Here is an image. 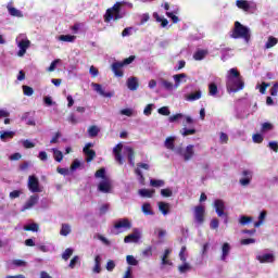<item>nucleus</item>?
I'll use <instances>...</instances> for the list:
<instances>
[{"mask_svg": "<svg viewBox=\"0 0 278 278\" xmlns=\"http://www.w3.org/2000/svg\"><path fill=\"white\" fill-rule=\"evenodd\" d=\"M226 89L229 94L244 90V78H242L238 68L233 67L228 71V75L226 76Z\"/></svg>", "mask_w": 278, "mask_h": 278, "instance_id": "nucleus-1", "label": "nucleus"}, {"mask_svg": "<svg viewBox=\"0 0 278 278\" xmlns=\"http://www.w3.org/2000/svg\"><path fill=\"white\" fill-rule=\"evenodd\" d=\"M98 192L102 194H112L114 192V182L106 175H96Z\"/></svg>", "mask_w": 278, "mask_h": 278, "instance_id": "nucleus-2", "label": "nucleus"}, {"mask_svg": "<svg viewBox=\"0 0 278 278\" xmlns=\"http://www.w3.org/2000/svg\"><path fill=\"white\" fill-rule=\"evenodd\" d=\"M231 38H243L245 42H249L251 40V30L249 29V27L242 25L240 22L237 21L235 22Z\"/></svg>", "mask_w": 278, "mask_h": 278, "instance_id": "nucleus-3", "label": "nucleus"}, {"mask_svg": "<svg viewBox=\"0 0 278 278\" xmlns=\"http://www.w3.org/2000/svg\"><path fill=\"white\" fill-rule=\"evenodd\" d=\"M121 8H123V2H116L112 8L108 9L104 15V23H110V21H121L123 14H121Z\"/></svg>", "mask_w": 278, "mask_h": 278, "instance_id": "nucleus-4", "label": "nucleus"}, {"mask_svg": "<svg viewBox=\"0 0 278 278\" xmlns=\"http://www.w3.org/2000/svg\"><path fill=\"white\" fill-rule=\"evenodd\" d=\"M131 227L132 224L129 218H119L114 223V229L116 230L115 235L118 236V233H125V231H129Z\"/></svg>", "mask_w": 278, "mask_h": 278, "instance_id": "nucleus-5", "label": "nucleus"}, {"mask_svg": "<svg viewBox=\"0 0 278 278\" xmlns=\"http://www.w3.org/2000/svg\"><path fill=\"white\" fill-rule=\"evenodd\" d=\"M193 216H194V223L200 227L205 222V206L203 205H198L194 207L193 211Z\"/></svg>", "mask_w": 278, "mask_h": 278, "instance_id": "nucleus-6", "label": "nucleus"}, {"mask_svg": "<svg viewBox=\"0 0 278 278\" xmlns=\"http://www.w3.org/2000/svg\"><path fill=\"white\" fill-rule=\"evenodd\" d=\"M142 238V232L138 228H134L132 232L124 238L125 244H129L131 242L138 243Z\"/></svg>", "mask_w": 278, "mask_h": 278, "instance_id": "nucleus-7", "label": "nucleus"}, {"mask_svg": "<svg viewBox=\"0 0 278 278\" xmlns=\"http://www.w3.org/2000/svg\"><path fill=\"white\" fill-rule=\"evenodd\" d=\"M92 147H94V143L88 142L83 149V153L86 155V162H92L97 157V152L92 150Z\"/></svg>", "mask_w": 278, "mask_h": 278, "instance_id": "nucleus-8", "label": "nucleus"}, {"mask_svg": "<svg viewBox=\"0 0 278 278\" xmlns=\"http://www.w3.org/2000/svg\"><path fill=\"white\" fill-rule=\"evenodd\" d=\"M214 207H215V212H216L217 216H219V218H223V216H225V218H226L225 223H227V214H225V201L215 200Z\"/></svg>", "mask_w": 278, "mask_h": 278, "instance_id": "nucleus-9", "label": "nucleus"}, {"mask_svg": "<svg viewBox=\"0 0 278 278\" xmlns=\"http://www.w3.org/2000/svg\"><path fill=\"white\" fill-rule=\"evenodd\" d=\"M28 189L30 190V192H42V189L40 188V182L38 181V178H36V176H29Z\"/></svg>", "mask_w": 278, "mask_h": 278, "instance_id": "nucleus-10", "label": "nucleus"}, {"mask_svg": "<svg viewBox=\"0 0 278 278\" xmlns=\"http://www.w3.org/2000/svg\"><path fill=\"white\" fill-rule=\"evenodd\" d=\"M113 154H114L115 161L119 165L125 164V160L123 159V143L116 144V147L113 149Z\"/></svg>", "mask_w": 278, "mask_h": 278, "instance_id": "nucleus-11", "label": "nucleus"}, {"mask_svg": "<svg viewBox=\"0 0 278 278\" xmlns=\"http://www.w3.org/2000/svg\"><path fill=\"white\" fill-rule=\"evenodd\" d=\"M40 197H38V194H34L31 195L26 203L23 205L22 207V212H25L26 210H31V207H34V205H36V203H38Z\"/></svg>", "mask_w": 278, "mask_h": 278, "instance_id": "nucleus-12", "label": "nucleus"}, {"mask_svg": "<svg viewBox=\"0 0 278 278\" xmlns=\"http://www.w3.org/2000/svg\"><path fill=\"white\" fill-rule=\"evenodd\" d=\"M256 260H258L261 264H273V262H275V255L270 253H264V254L257 255Z\"/></svg>", "mask_w": 278, "mask_h": 278, "instance_id": "nucleus-13", "label": "nucleus"}, {"mask_svg": "<svg viewBox=\"0 0 278 278\" xmlns=\"http://www.w3.org/2000/svg\"><path fill=\"white\" fill-rule=\"evenodd\" d=\"M192 157H194V146L189 144L186 147V149L182 153V159L185 160V162H190V160H192Z\"/></svg>", "mask_w": 278, "mask_h": 278, "instance_id": "nucleus-14", "label": "nucleus"}, {"mask_svg": "<svg viewBox=\"0 0 278 278\" xmlns=\"http://www.w3.org/2000/svg\"><path fill=\"white\" fill-rule=\"evenodd\" d=\"M125 151L127 153L128 164H130L132 167L136 166V152L134 151V148L127 146L125 147Z\"/></svg>", "mask_w": 278, "mask_h": 278, "instance_id": "nucleus-15", "label": "nucleus"}, {"mask_svg": "<svg viewBox=\"0 0 278 278\" xmlns=\"http://www.w3.org/2000/svg\"><path fill=\"white\" fill-rule=\"evenodd\" d=\"M91 86H92V88H94L96 92L101 94V97H104L106 99H112L113 93L112 92H105V90H103V87L100 84L92 83Z\"/></svg>", "mask_w": 278, "mask_h": 278, "instance_id": "nucleus-16", "label": "nucleus"}, {"mask_svg": "<svg viewBox=\"0 0 278 278\" xmlns=\"http://www.w3.org/2000/svg\"><path fill=\"white\" fill-rule=\"evenodd\" d=\"M229 253H231V245L228 242L223 243L222 245V262H227V257H229Z\"/></svg>", "mask_w": 278, "mask_h": 278, "instance_id": "nucleus-17", "label": "nucleus"}, {"mask_svg": "<svg viewBox=\"0 0 278 278\" xmlns=\"http://www.w3.org/2000/svg\"><path fill=\"white\" fill-rule=\"evenodd\" d=\"M123 64L121 62H114L111 65V68L115 75V77H123L124 73H123Z\"/></svg>", "mask_w": 278, "mask_h": 278, "instance_id": "nucleus-18", "label": "nucleus"}, {"mask_svg": "<svg viewBox=\"0 0 278 278\" xmlns=\"http://www.w3.org/2000/svg\"><path fill=\"white\" fill-rule=\"evenodd\" d=\"M7 10L9 12V14L11 16H15L16 18H23V12H21V10L12 7V2H10L8 5H7Z\"/></svg>", "mask_w": 278, "mask_h": 278, "instance_id": "nucleus-19", "label": "nucleus"}, {"mask_svg": "<svg viewBox=\"0 0 278 278\" xmlns=\"http://www.w3.org/2000/svg\"><path fill=\"white\" fill-rule=\"evenodd\" d=\"M159 211L163 216H168V214H170V204L166 202H159Z\"/></svg>", "mask_w": 278, "mask_h": 278, "instance_id": "nucleus-20", "label": "nucleus"}, {"mask_svg": "<svg viewBox=\"0 0 278 278\" xmlns=\"http://www.w3.org/2000/svg\"><path fill=\"white\" fill-rule=\"evenodd\" d=\"M236 5L239 10H243V12H249L251 10V4L247 0H237Z\"/></svg>", "mask_w": 278, "mask_h": 278, "instance_id": "nucleus-21", "label": "nucleus"}, {"mask_svg": "<svg viewBox=\"0 0 278 278\" xmlns=\"http://www.w3.org/2000/svg\"><path fill=\"white\" fill-rule=\"evenodd\" d=\"M139 84H138V78H136V77H130V78H128L127 79V88L129 89V90H138V88H139Z\"/></svg>", "mask_w": 278, "mask_h": 278, "instance_id": "nucleus-22", "label": "nucleus"}, {"mask_svg": "<svg viewBox=\"0 0 278 278\" xmlns=\"http://www.w3.org/2000/svg\"><path fill=\"white\" fill-rule=\"evenodd\" d=\"M175 140H177V138L167 137L164 142L165 149H167L168 151H175Z\"/></svg>", "mask_w": 278, "mask_h": 278, "instance_id": "nucleus-23", "label": "nucleus"}, {"mask_svg": "<svg viewBox=\"0 0 278 278\" xmlns=\"http://www.w3.org/2000/svg\"><path fill=\"white\" fill-rule=\"evenodd\" d=\"M101 262H103V258L101 257V255H97L94 257V266L92 268V273H94L96 275H99V273H101Z\"/></svg>", "mask_w": 278, "mask_h": 278, "instance_id": "nucleus-24", "label": "nucleus"}, {"mask_svg": "<svg viewBox=\"0 0 278 278\" xmlns=\"http://www.w3.org/2000/svg\"><path fill=\"white\" fill-rule=\"evenodd\" d=\"M16 136V132L14 131H1L0 132V140L2 142H8V140H12Z\"/></svg>", "mask_w": 278, "mask_h": 278, "instance_id": "nucleus-25", "label": "nucleus"}, {"mask_svg": "<svg viewBox=\"0 0 278 278\" xmlns=\"http://www.w3.org/2000/svg\"><path fill=\"white\" fill-rule=\"evenodd\" d=\"M39 251L42 253H50V251H54L55 247L53 243H45V244H38Z\"/></svg>", "mask_w": 278, "mask_h": 278, "instance_id": "nucleus-26", "label": "nucleus"}, {"mask_svg": "<svg viewBox=\"0 0 278 278\" xmlns=\"http://www.w3.org/2000/svg\"><path fill=\"white\" fill-rule=\"evenodd\" d=\"M139 194L143 197L144 199H151L153 198V194H155V190L151 189H140Z\"/></svg>", "mask_w": 278, "mask_h": 278, "instance_id": "nucleus-27", "label": "nucleus"}, {"mask_svg": "<svg viewBox=\"0 0 278 278\" xmlns=\"http://www.w3.org/2000/svg\"><path fill=\"white\" fill-rule=\"evenodd\" d=\"M151 166L147 163H137V168L135 169L136 175H142V170H149Z\"/></svg>", "mask_w": 278, "mask_h": 278, "instance_id": "nucleus-28", "label": "nucleus"}, {"mask_svg": "<svg viewBox=\"0 0 278 278\" xmlns=\"http://www.w3.org/2000/svg\"><path fill=\"white\" fill-rule=\"evenodd\" d=\"M153 18H155L156 23H161V27H167L168 20L161 17L157 12L153 13Z\"/></svg>", "mask_w": 278, "mask_h": 278, "instance_id": "nucleus-29", "label": "nucleus"}, {"mask_svg": "<svg viewBox=\"0 0 278 278\" xmlns=\"http://www.w3.org/2000/svg\"><path fill=\"white\" fill-rule=\"evenodd\" d=\"M205 55H207V50H198L193 54V60H195L197 62H200L205 58Z\"/></svg>", "mask_w": 278, "mask_h": 278, "instance_id": "nucleus-30", "label": "nucleus"}, {"mask_svg": "<svg viewBox=\"0 0 278 278\" xmlns=\"http://www.w3.org/2000/svg\"><path fill=\"white\" fill-rule=\"evenodd\" d=\"M278 43V39L274 36H269L266 43L265 49H273Z\"/></svg>", "mask_w": 278, "mask_h": 278, "instance_id": "nucleus-31", "label": "nucleus"}, {"mask_svg": "<svg viewBox=\"0 0 278 278\" xmlns=\"http://www.w3.org/2000/svg\"><path fill=\"white\" fill-rule=\"evenodd\" d=\"M72 231L71 225L70 224H62L61 230H60V236H68Z\"/></svg>", "mask_w": 278, "mask_h": 278, "instance_id": "nucleus-32", "label": "nucleus"}, {"mask_svg": "<svg viewBox=\"0 0 278 278\" xmlns=\"http://www.w3.org/2000/svg\"><path fill=\"white\" fill-rule=\"evenodd\" d=\"M99 131L101 130L96 125H92L88 128V135L90 138H97L99 136Z\"/></svg>", "mask_w": 278, "mask_h": 278, "instance_id": "nucleus-33", "label": "nucleus"}, {"mask_svg": "<svg viewBox=\"0 0 278 278\" xmlns=\"http://www.w3.org/2000/svg\"><path fill=\"white\" fill-rule=\"evenodd\" d=\"M208 94L211 97H216V94H218V86L216 85V83H211L208 85Z\"/></svg>", "mask_w": 278, "mask_h": 278, "instance_id": "nucleus-34", "label": "nucleus"}, {"mask_svg": "<svg viewBox=\"0 0 278 278\" xmlns=\"http://www.w3.org/2000/svg\"><path fill=\"white\" fill-rule=\"evenodd\" d=\"M264 220H266V211H262L258 220L254 223V227H262L264 225Z\"/></svg>", "mask_w": 278, "mask_h": 278, "instance_id": "nucleus-35", "label": "nucleus"}, {"mask_svg": "<svg viewBox=\"0 0 278 278\" xmlns=\"http://www.w3.org/2000/svg\"><path fill=\"white\" fill-rule=\"evenodd\" d=\"M191 269H192V266H190V263L188 262H185L182 263V265L178 266V270L181 275H184L185 273H188Z\"/></svg>", "mask_w": 278, "mask_h": 278, "instance_id": "nucleus-36", "label": "nucleus"}, {"mask_svg": "<svg viewBox=\"0 0 278 278\" xmlns=\"http://www.w3.org/2000/svg\"><path fill=\"white\" fill-rule=\"evenodd\" d=\"M141 210H142L143 214H146V216H153V210L151 208L150 203H144L141 206Z\"/></svg>", "mask_w": 278, "mask_h": 278, "instance_id": "nucleus-37", "label": "nucleus"}, {"mask_svg": "<svg viewBox=\"0 0 278 278\" xmlns=\"http://www.w3.org/2000/svg\"><path fill=\"white\" fill-rule=\"evenodd\" d=\"M186 77L187 75L184 73L174 75L175 88H179L181 79H186Z\"/></svg>", "mask_w": 278, "mask_h": 278, "instance_id": "nucleus-38", "label": "nucleus"}, {"mask_svg": "<svg viewBox=\"0 0 278 278\" xmlns=\"http://www.w3.org/2000/svg\"><path fill=\"white\" fill-rule=\"evenodd\" d=\"M75 36L73 35H61L59 36V40L61 42H75Z\"/></svg>", "mask_w": 278, "mask_h": 278, "instance_id": "nucleus-39", "label": "nucleus"}, {"mask_svg": "<svg viewBox=\"0 0 278 278\" xmlns=\"http://www.w3.org/2000/svg\"><path fill=\"white\" fill-rule=\"evenodd\" d=\"M252 179L253 178L250 175H245L239 179V184L240 186L247 187L249 184H251Z\"/></svg>", "mask_w": 278, "mask_h": 278, "instance_id": "nucleus-40", "label": "nucleus"}, {"mask_svg": "<svg viewBox=\"0 0 278 278\" xmlns=\"http://www.w3.org/2000/svg\"><path fill=\"white\" fill-rule=\"evenodd\" d=\"M74 250L72 248H67L63 253H62V260L65 262H68L71 260V256L73 255Z\"/></svg>", "mask_w": 278, "mask_h": 278, "instance_id": "nucleus-41", "label": "nucleus"}, {"mask_svg": "<svg viewBox=\"0 0 278 278\" xmlns=\"http://www.w3.org/2000/svg\"><path fill=\"white\" fill-rule=\"evenodd\" d=\"M201 99V91H195L187 97V101H199Z\"/></svg>", "mask_w": 278, "mask_h": 278, "instance_id": "nucleus-42", "label": "nucleus"}, {"mask_svg": "<svg viewBox=\"0 0 278 278\" xmlns=\"http://www.w3.org/2000/svg\"><path fill=\"white\" fill-rule=\"evenodd\" d=\"M240 225H249V223H253V217H249L247 215H241L239 217Z\"/></svg>", "mask_w": 278, "mask_h": 278, "instance_id": "nucleus-43", "label": "nucleus"}, {"mask_svg": "<svg viewBox=\"0 0 278 278\" xmlns=\"http://www.w3.org/2000/svg\"><path fill=\"white\" fill-rule=\"evenodd\" d=\"M179 258L182 263L187 262L188 260V250L186 249V247H182L180 252H179Z\"/></svg>", "mask_w": 278, "mask_h": 278, "instance_id": "nucleus-44", "label": "nucleus"}, {"mask_svg": "<svg viewBox=\"0 0 278 278\" xmlns=\"http://www.w3.org/2000/svg\"><path fill=\"white\" fill-rule=\"evenodd\" d=\"M181 136H194V134H197V129L194 128H182L181 131H180Z\"/></svg>", "mask_w": 278, "mask_h": 278, "instance_id": "nucleus-45", "label": "nucleus"}, {"mask_svg": "<svg viewBox=\"0 0 278 278\" xmlns=\"http://www.w3.org/2000/svg\"><path fill=\"white\" fill-rule=\"evenodd\" d=\"M150 186H152V188H163L164 180L150 179Z\"/></svg>", "mask_w": 278, "mask_h": 278, "instance_id": "nucleus-46", "label": "nucleus"}, {"mask_svg": "<svg viewBox=\"0 0 278 278\" xmlns=\"http://www.w3.org/2000/svg\"><path fill=\"white\" fill-rule=\"evenodd\" d=\"M161 86H163V88L165 90H173V88H175V85H173V83L166 80V79H162L161 80Z\"/></svg>", "mask_w": 278, "mask_h": 278, "instance_id": "nucleus-47", "label": "nucleus"}, {"mask_svg": "<svg viewBox=\"0 0 278 278\" xmlns=\"http://www.w3.org/2000/svg\"><path fill=\"white\" fill-rule=\"evenodd\" d=\"M126 262L129 266H138V260L134 255H127Z\"/></svg>", "mask_w": 278, "mask_h": 278, "instance_id": "nucleus-48", "label": "nucleus"}, {"mask_svg": "<svg viewBox=\"0 0 278 278\" xmlns=\"http://www.w3.org/2000/svg\"><path fill=\"white\" fill-rule=\"evenodd\" d=\"M252 140L253 142H255V144H262L264 142V136H262L261 134H254L252 136Z\"/></svg>", "mask_w": 278, "mask_h": 278, "instance_id": "nucleus-49", "label": "nucleus"}, {"mask_svg": "<svg viewBox=\"0 0 278 278\" xmlns=\"http://www.w3.org/2000/svg\"><path fill=\"white\" fill-rule=\"evenodd\" d=\"M135 60H136V55H130V56L124 59L119 63L122 64V66H129V64L134 63Z\"/></svg>", "mask_w": 278, "mask_h": 278, "instance_id": "nucleus-50", "label": "nucleus"}, {"mask_svg": "<svg viewBox=\"0 0 278 278\" xmlns=\"http://www.w3.org/2000/svg\"><path fill=\"white\" fill-rule=\"evenodd\" d=\"M22 89H23V92H24L25 97H31V94H34V88H31L27 85H24L22 87Z\"/></svg>", "mask_w": 278, "mask_h": 278, "instance_id": "nucleus-51", "label": "nucleus"}, {"mask_svg": "<svg viewBox=\"0 0 278 278\" xmlns=\"http://www.w3.org/2000/svg\"><path fill=\"white\" fill-rule=\"evenodd\" d=\"M273 128H274L273 124L265 122L262 124L261 131H262V134H264L266 131H271Z\"/></svg>", "mask_w": 278, "mask_h": 278, "instance_id": "nucleus-52", "label": "nucleus"}, {"mask_svg": "<svg viewBox=\"0 0 278 278\" xmlns=\"http://www.w3.org/2000/svg\"><path fill=\"white\" fill-rule=\"evenodd\" d=\"M53 157L55 162H62V160H64V154H62V151L60 150H54Z\"/></svg>", "mask_w": 278, "mask_h": 278, "instance_id": "nucleus-53", "label": "nucleus"}, {"mask_svg": "<svg viewBox=\"0 0 278 278\" xmlns=\"http://www.w3.org/2000/svg\"><path fill=\"white\" fill-rule=\"evenodd\" d=\"M180 118H185L184 114L177 113L175 115H172L168 117L169 123H177V121H180Z\"/></svg>", "mask_w": 278, "mask_h": 278, "instance_id": "nucleus-54", "label": "nucleus"}, {"mask_svg": "<svg viewBox=\"0 0 278 278\" xmlns=\"http://www.w3.org/2000/svg\"><path fill=\"white\" fill-rule=\"evenodd\" d=\"M159 114H161V116H170V110L168 109V106L160 108Z\"/></svg>", "mask_w": 278, "mask_h": 278, "instance_id": "nucleus-55", "label": "nucleus"}, {"mask_svg": "<svg viewBox=\"0 0 278 278\" xmlns=\"http://www.w3.org/2000/svg\"><path fill=\"white\" fill-rule=\"evenodd\" d=\"M77 168H81V162H79V160H74L70 169L74 172L77 170Z\"/></svg>", "mask_w": 278, "mask_h": 278, "instance_id": "nucleus-56", "label": "nucleus"}, {"mask_svg": "<svg viewBox=\"0 0 278 278\" xmlns=\"http://www.w3.org/2000/svg\"><path fill=\"white\" fill-rule=\"evenodd\" d=\"M29 45H30L29 40H22L20 41L18 47L20 49L27 51V49H29Z\"/></svg>", "mask_w": 278, "mask_h": 278, "instance_id": "nucleus-57", "label": "nucleus"}, {"mask_svg": "<svg viewBox=\"0 0 278 278\" xmlns=\"http://www.w3.org/2000/svg\"><path fill=\"white\" fill-rule=\"evenodd\" d=\"M166 16L168 18H172L173 23H175V24L179 23V17L177 15H175L174 12H166Z\"/></svg>", "mask_w": 278, "mask_h": 278, "instance_id": "nucleus-58", "label": "nucleus"}, {"mask_svg": "<svg viewBox=\"0 0 278 278\" xmlns=\"http://www.w3.org/2000/svg\"><path fill=\"white\" fill-rule=\"evenodd\" d=\"M25 231H38V224H30L24 227Z\"/></svg>", "mask_w": 278, "mask_h": 278, "instance_id": "nucleus-59", "label": "nucleus"}, {"mask_svg": "<svg viewBox=\"0 0 278 278\" xmlns=\"http://www.w3.org/2000/svg\"><path fill=\"white\" fill-rule=\"evenodd\" d=\"M152 112H153V104H148V105L144 108V110H143V114H144L146 116H151Z\"/></svg>", "mask_w": 278, "mask_h": 278, "instance_id": "nucleus-60", "label": "nucleus"}, {"mask_svg": "<svg viewBox=\"0 0 278 278\" xmlns=\"http://www.w3.org/2000/svg\"><path fill=\"white\" fill-rule=\"evenodd\" d=\"M21 194H23V191L14 190V191L10 192L9 197H10V199H18V197H21Z\"/></svg>", "mask_w": 278, "mask_h": 278, "instance_id": "nucleus-61", "label": "nucleus"}, {"mask_svg": "<svg viewBox=\"0 0 278 278\" xmlns=\"http://www.w3.org/2000/svg\"><path fill=\"white\" fill-rule=\"evenodd\" d=\"M271 97H277L278 94V83H275L274 86L269 90Z\"/></svg>", "mask_w": 278, "mask_h": 278, "instance_id": "nucleus-62", "label": "nucleus"}, {"mask_svg": "<svg viewBox=\"0 0 278 278\" xmlns=\"http://www.w3.org/2000/svg\"><path fill=\"white\" fill-rule=\"evenodd\" d=\"M161 194H162V197H165V198L173 197V190H170L168 188L167 189H162Z\"/></svg>", "mask_w": 278, "mask_h": 278, "instance_id": "nucleus-63", "label": "nucleus"}, {"mask_svg": "<svg viewBox=\"0 0 278 278\" xmlns=\"http://www.w3.org/2000/svg\"><path fill=\"white\" fill-rule=\"evenodd\" d=\"M268 147L271 149V151H274V153H278V143L276 141H270Z\"/></svg>", "mask_w": 278, "mask_h": 278, "instance_id": "nucleus-64", "label": "nucleus"}]
</instances>
